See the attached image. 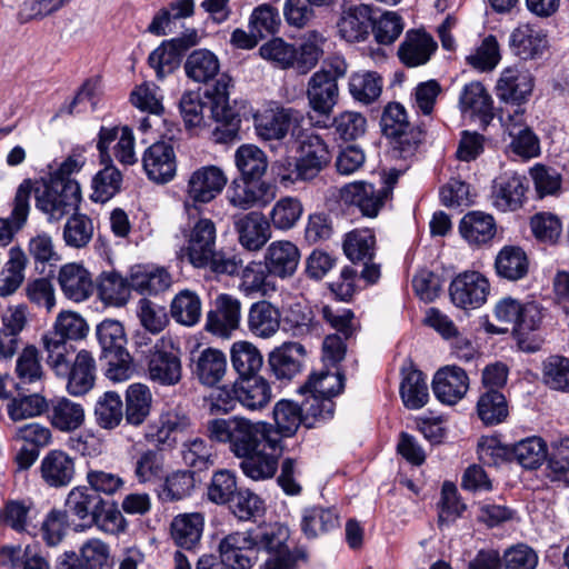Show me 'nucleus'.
<instances>
[{"mask_svg": "<svg viewBox=\"0 0 569 569\" xmlns=\"http://www.w3.org/2000/svg\"><path fill=\"white\" fill-rule=\"evenodd\" d=\"M206 431L209 440L228 446L246 477L263 481L276 475L283 447L272 423L234 416L209 420Z\"/></svg>", "mask_w": 569, "mask_h": 569, "instance_id": "f257e3e1", "label": "nucleus"}, {"mask_svg": "<svg viewBox=\"0 0 569 569\" xmlns=\"http://www.w3.org/2000/svg\"><path fill=\"white\" fill-rule=\"evenodd\" d=\"M182 236L184 242L178 251L182 261L197 269H209L216 274L233 276L239 272L242 260L217 250V228L211 219L200 218L184 228Z\"/></svg>", "mask_w": 569, "mask_h": 569, "instance_id": "f03ea898", "label": "nucleus"}, {"mask_svg": "<svg viewBox=\"0 0 569 569\" xmlns=\"http://www.w3.org/2000/svg\"><path fill=\"white\" fill-rule=\"evenodd\" d=\"M36 208L49 222L60 221L78 210L82 199L78 181L49 180L34 190Z\"/></svg>", "mask_w": 569, "mask_h": 569, "instance_id": "7ed1b4c3", "label": "nucleus"}, {"mask_svg": "<svg viewBox=\"0 0 569 569\" xmlns=\"http://www.w3.org/2000/svg\"><path fill=\"white\" fill-rule=\"evenodd\" d=\"M254 543L258 547V555L261 551L268 553L262 569H295L299 558L303 555L291 551L287 545L289 530L279 523L262 525L252 528Z\"/></svg>", "mask_w": 569, "mask_h": 569, "instance_id": "20e7f679", "label": "nucleus"}, {"mask_svg": "<svg viewBox=\"0 0 569 569\" xmlns=\"http://www.w3.org/2000/svg\"><path fill=\"white\" fill-rule=\"evenodd\" d=\"M380 124L383 134L392 140L396 157L407 159L415 154L422 141L423 132L410 124L402 104L389 103L383 110Z\"/></svg>", "mask_w": 569, "mask_h": 569, "instance_id": "39448f33", "label": "nucleus"}, {"mask_svg": "<svg viewBox=\"0 0 569 569\" xmlns=\"http://www.w3.org/2000/svg\"><path fill=\"white\" fill-rule=\"evenodd\" d=\"M148 378L162 387H172L182 379L180 350L173 339L162 336L157 339L147 356Z\"/></svg>", "mask_w": 569, "mask_h": 569, "instance_id": "423d86ee", "label": "nucleus"}, {"mask_svg": "<svg viewBox=\"0 0 569 569\" xmlns=\"http://www.w3.org/2000/svg\"><path fill=\"white\" fill-rule=\"evenodd\" d=\"M228 178L223 170L217 166H203L194 170L186 187L184 209H196L199 204H207L214 200L224 189Z\"/></svg>", "mask_w": 569, "mask_h": 569, "instance_id": "0eeeda50", "label": "nucleus"}, {"mask_svg": "<svg viewBox=\"0 0 569 569\" xmlns=\"http://www.w3.org/2000/svg\"><path fill=\"white\" fill-rule=\"evenodd\" d=\"M299 157L296 162L295 178L283 176L286 179L308 181L316 178L331 161V152L325 140L315 133H305L300 137Z\"/></svg>", "mask_w": 569, "mask_h": 569, "instance_id": "6e6552de", "label": "nucleus"}, {"mask_svg": "<svg viewBox=\"0 0 569 569\" xmlns=\"http://www.w3.org/2000/svg\"><path fill=\"white\" fill-rule=\"evenodd\" d=\"M198 31L192 29L184 32L181 37L163 41L154 49L148 58L149 66L154 70L159 80L174 72L180 63L183 53L191 47L199 43Z\"/></svg>", "mask_w": 569, "mask_h": 569, "instance_id": "1a4fd4ad", "label": "nucleus"}, {"mask_svg": "<svg viewBox=\"0 0 569 569\" xmlns=\"http://www.w3.org/2000/svg\"><path fill=\"white\" fill-rule=\"evenodd\" d=\"M219 551L229 569H250L258 559L253 529L229 533L220 541Z\"/></svg>", "mask_w": 569, "mask_h": 569, "instance_id": "9d476101", "label": "nucleus"}, {"mask_svg": "<svg viewBox=\"0 0 569 569\" xmlns=\"http://www.w3.org/2000/svg\"><path fill=\"white\" fill-rule=\"evenodd\" d=\"M276 197L272 184L262 180H233L227 190L226 198L230 206L239 210L263 208Z\"/></svg>", "mask_w": 569, "mask_h": 569, "instance_id": "9b49d317", "label": "nucleus"}, {"mask_svg": "<svg viewBox=\"0 0 569 569\" xmlns=\"http://www.w3.org/2000/svg\"><path fill=\"white\" fill-rule=\"evenodd\" d=\"M489 281L478 271H467L457 276L450 284L451 301L462 309L482 306L489 293Z\"/></svg>", "mask_w": 569, "mask_h": 569, "instance_id": "f8f14e48", "label": "nucleus"}, {"mask_svg": "<svg viewBox=\"0 0 569 569\" xmlns=\"http://www.w3.org/2000/svg\"><path fill=\"white\" fill-rule=\"evenodd\" d=\"M240 320V300L221 293L214 300V309L207 315L206 330L213 336L228 339L239 328Z\"/></svg>", "mask_w": 569, "mask_h": 569, "instance_id": "ddd939ff", "label": "nucleus"}, {"mask_svg": "<svg viewBox=\"0 0 569 569\" xmlns=\"http://www.w3.org/2000/svg\"><path fill=\"white\" fill-rule=\"evenodd\" d=\"M340 197L346 203L356 206L363 216L375 218L389 200V190L357 181L342 187Z\"/></svg>", "mask_w": 569, "mask_h": 569, "instance_id": "4468645a", "label": "nucleus"}, {"mask_svg": "<svg viewBox=\"0 0 569 569\" xmlns=\"http://www.w3.org/2000/svg\"><path fill=\"white\" fill-rule=\"evenodd\" d=\"M526 178L517 172H503L498 176L491 186L490 201L492 207L501 212L519 209L525 199Z\"/></svg>", "mask_w": 569, "mask_h": 569, "instance_id": "2eb2a0df", "label": "nucleus"}, {"mask_svg": "<svg viewBox=\"0 0 569 569\" xmlns=\"http://www.w3.org/2000/svg\"><path fill=\"white\" fill-rule=\"evenodd\" d=\"M191 375L203 386L218 385L227 373V357L216 348H206L190 355Z\"/></svg>", "mask_w": 569, "mask_h": 569, "instance_id": "dca6fc26", "label": "nucleus"}, {"mask_svg": "<svg viewBox=\"0 0 569 569\" xmlns=\"http://www.w3.org/2000/svg\"><path fill=\"white\" fill-rule=\"evenodd\" d=\"M2 522L19 533L36 537L39 533L40 511L29 499H13L6 502L0 513Z\"/></svg>", "mask_w": 569, "mask_h": 569, "instance_id": "f3484780", "label": "nucleus"}, {"mask_svg": "<svg viewBox=\"0 0 569 569\" xmlns=\"http://www.w3.org/2000/svg\"><path fill=\"white\" fill-rule=\"evenodd\" d=\"M372 26V7L363 3L343 7L337 23L339 36L348 42L365 41Z\"/></svg>", "mask_w": 569, "mask_h": 569, "instance_id": "a211bd4d", "label": "nucleus"}, {"mask_svg": "<svg viewBox=\"0 0 569 569\" xmlns=\"http://www.w3.org/2000/svg\"><path fill=\"white\" fill-rule=\"evenodd\" d=\"M469 378L458 366L440 368L433 376L432 390L436 398L446 405H456L467 393Z\"/></svg>", "mask_w": 569, "mask_h": 569, "instance_id": "6ab92c4d", "label": "nucleus"}, {"mask_svg": "<svg viewBox=\"0 0 569 569\" xmlns=\"http://www.w3.org/2000/svg\"><path fill=\"white\" fill-rule=\"evenodd\" d=\"M310 108L320 116L329 117L339 99V87L326 69L315 72L307 88Z\"/></svg>", "mask_w": 569, "mask_h": 569, "instance_id": "aec40b11", "label": "nucleus"}, {"mask_svg": "<svg viewBox=\"0 0 569 569\" xmlns=\"http://www.w3.org/2000/svg\"><path fill=\"white\" fill-rule=\"evenodd\" d=\"M142 164L150 180L158 183L172 180L177 170L172 146L167 142L151 144L143 153Z\"/></svg>", "mask_w": 569, "mask_h": 569, "instance_id": "412c9836", "label": "nucleus"}, {"mask_svg": "<svg viewBox=\"0 0 569 569\" xmlns=\"http://www.w3.org/2000/svg\"><path fill=\"white\" fill-rule=\"evenodd\" d=\"M299 112L292 108L270 107L254 114L257 134L264 140H280L286 137Z\"/></svg>", "mask_w": 569, "mask_h": 569, "instance_id": "4be33fe9", "label": "nucleus"}, {"mask_svg": "<svg viewBox=\"0 0 569 569\" xmlns=\"http://www.w3.org/2000/svg\"><path fill=\"white\" fill-rule=\"evenodd\" d=\"M533 80L528 71L508 67L502 70L496 86L497 97L509 104H521L531 94Z\"/></svg>", "mask_w": 569, "mask_h": 569, "instance_id": "5701e85b", "label": "nucleus"}, {"mask_svg": "<svg viewBox=\"0 0 569 569\" xmlns=\"http://www.w3.org/2000/svg\"><path fill=\"white\" fill-rule=\"evenodd\" d=\"M68 371L62 378L67 379L66 388L71 396H83L93 388L97 366L90 351L77 352Z\"/></svg>", "mask_w": 569, "mask_h": 569, "instance_id": "b1692460", "label": "nucleus"}, {"mask_svg": "<svg viewBox=\"0 0 569 569\" xmlns=\"http://www.w3.org/2000/svg\"><path fill=\"white\" fill-rule=\"evenodd\" d=\"M300 251L288 240L271 242L264 252V263L268 272L281 279L291 277L299 264Z\"/></svg>", "mask_w": 569, "mask_h": 569, "instance_id": "393cba45", "label": "nucleus"}, {"mask_svg": "<svg viewBox=\"0 0 569 569\" xmlns=\"http://www.w3.org/2000/svg\"><path fill=\"white\" fill-rule=\"evenodd\" d=\"M132 290L140 295L157 296L168 290L172 277L163 267L153 264H136L130 268Z\"/></svg>", "mask_w": 569, "mask_h": 569, "instance_id": "a878e982", "label": "nucleus"}, {"mask_svg": "<svg viewBox=\"0 0 569 569\" xmlns=\"http://www.w3.org/2000/svg\"><path fill=\"white\" fill-rule=\"evenodd\" d=\"M239 243L249 251H259L271 238L267 219L256 212L244 214L234 221Z\"/></svg>", "mask_w": 569, "mask_h": 569, "instance_id": "bb28decb", "label": "nucleus"}, {"mask_svg": "<svg viewBox=\"0 0 569 569\" xmlns=\"http://www.w3.org/2000/svg\"><path fill=\"white\" fill-rule=\"evenodd\" d=\"M437 49V42L425 31L410 30L398 49V56L407 67L427 63Z\"/></svg>", "mask_w": 569, "mask_h": 569, "instance_id": "cd10ccee", "label": "nucleus"}, {"mask_svg": "<svg viewBox=\"0 0 569 569\" xmlns=\"http://www.w3.org/2000/svg\"><path fill=\"white\" fill-rule=\"evenodd\" d=\"M234 392L238 396V402L251 411L263 409L272 399L271 386L261 376L237 378L234 381Z\"/></svg>", "mask_w": 569, "mask_h": 569, "instance_id": "c85d7f7f", "label": "nucleus"}, {"mask_svg": "<svg viewBox=\"0 0 569 569\" xmlns=\"http://www.w3.org/2000/svg\"><path fill=\"white\" fill-rule=\"evenodd\" d=\"M74 472L73 459L62 450H50L40 465L41 478L48 486L54 488L68 486Z\"/></svg>", "mask_w": 569, "mask_h": 569, "instance_id": "c756f323", "label": "nucleus"}, {"mask_svg": "<svg viewBox=\"0 0 569 569\" xmlns=\"http://www.w3.org/2000/svg\"><path fill=\"white\" fill-rule=\"evenodd\" d=\"M204 517L200 512L180 513L170 525V535L174 543L186 550H194L202 537Z\"/></svg>", "mask_w": 569, "mask_h": 569, "instance_id": "7c9ffc66", "label": "nucleus"}, {"mask_svg": "<svg viewBox=\"0 0 569 569\" xmlns=\"http://www.w3.org/2000/svg\"><path fill=\"white\" fill-rule=\"evenodd\" d=\"M280 320L279 309L267 300H260L250 306L247 327L254 337L268 339L278 332Z\"/></svg>", "mask_w": 569, "mask_h": 569, "instance_id": "2f4dec72", "label": "nucleus"}, {"mask_svg": "<svg viewBox=\"0 0 569 569\" xmlns=\"http://www.w3.org/2000/svg\"><path fill=\"white\" fill-rule=\"evenodd\" d=\"M459 232L469 244H486L497 233L495 218L482 211H470L460 220Z\"/></svg>", "mask_w": 569, "mask_h": 569, "instance_id": "473e14b6", "label": "nucleus"}, {"mask_svg": "<svg viewBox=\"0 0 569 569\" xmlns=\"http://www.w3.org/2000/svg\"><path fill=\"white\" fill-rule=\"evenodd\" d=\"M305 353L301 343L284 342L269 355L268 363L278 379L290 380L300 371Z\"/></svg>", "mask_w": 569, "mask_h": 569, "instance_id": "72a5a7b5", "label": "nucleus"}, {"mask_svg": "<svg viewBox=\"0 0 569 569\" xmlns=\"http://www.w3.org/2000/svg\"><path fill=\"white\" fill-rule=\"evenodd\" d=\"M58 281L64 296L76 302L89 298L92 292L90 273L78 263H68L61 267Z\"/></svg>", "mask_w": 569, "mask_h": 569, "instance_id": "f704fd0d", "label": "nucleus"}, {"mask_svg": "<svg viewBox=\"0 0 569 569\" xmlns=\"http://www.w3.org/2000/svg\"><path fill=\"white\" fill-rule=\"evenodd\" d=\"M32 192L31 180H24L18 188L14 197V206L10 219L0 218V246H7L14 231L26 223L30 210L29 199Z\"/></svg>", "mask_w": 569, "mask_h": 569, "instance_id": "c9c22d12", "label": "nucleus"}, {"mask_svg": "<svg viewBox=\"0 0 569 569\" xmlns=\"http://www.w3.org/2000/svg\"><path fill=\"white\" fill-rule=\"evenodd\" d=\"M400 397L407 409L418 410L425 407L429 399V390L423 373L410 365L402 368Z\"/></svg>", "mask_w": 569, "mask_h": 569, "instance_id": "e433bc0d", "label": "nucleus"}, {"mask_svg": "<svg viewBox=\"0 0 569 569\" xmlns=\"http://www.w3.org/2000/svg\"><path fill=\"white\" fill-rule=\"evenodd\" d=\"M230 361L238 378L259 377L263 366L260 350L250 341L239 340L230 347Z\"/></svg>", "mask_w": 569, "mask_h": 569, "instance_id": "4c0bfd02", "label": "nucleus"}, {"mask_svg": "<svg viewBox=\"0 0 569 569\" xmlns=\"http://www.w3.org/2000/svg\"><path fill=\"white\" fill-rule=\"evenodd\" d=\"M495 269L500 278L518 281L527 276L529 260L520 247L505 246L496 257Z\"/></svg>", "mask_w": 569, "mask_h": 569, "instance_id": "58836bf2", "label": "nucleus"}, {"mask_svg": "<svg viewBox=\"0 0 569 569\" xmlns=\"http://www.w3.org/2000/svg\"><path fill=\"white\" fill-rule=\"evenodd\" d=\"M327 38L317 30L307 31L299 47H296L295 70L300 74H306L312 70L323 54V46Z\"/></svg>", "mask_w": 569, "mask_h": 569, "instance_id": "ea45409f", "label": "nucleus"}, {"mask_svg": "<svg viewBox=\"0 0 569 569\" xmlns=\"http://www.w3.org/2000/svg\"><path fill=\"white\" fill-rule=\"evenodd\" d=\"M104 506L106 501L100 495L92 492L84 486L74 487L66 499V512L80 520H89V522L92 521L98 509Z\"/></svg>", "mask_w": 569, "mask_h": 569, "instance_id": "a19ab883", "label": "nucleus"}, {"mask_svg": "<svg viewBox=\"0 0 569 569\" xmlns=\"http://www.w3.org/2000/svg\"><path fill=\"white\" fill-rule=\"evenodd\" d=\"M339 527V517L331 508H306L301 518V530L308 539H315Z\"/></svg>", "mask_w": 569, "mask_h": 569, "instance_id": "79ce46f5", "label": "nucleus"}, {"mask_svg": "<svg viewBox=\"0 0 569 569\" xmlns=\"http://www.w3.org/2000/svg\"><path fill=\"white\" fill-rule=\"evenodd\" d=\"M49 418L56 429L70 432L84 422V409L80 403L63 397L52 401Z\"/></svg>", "mask_w": 569, "mask_h": 569, "instance_id": "37998d69", "label": "nucleus"}, {"mask_svg": "<svg viewBox=\"0 0 569 569\" xmlns=\"http://www.w3.org/2000/svg\"><path fill=\"white\" fill-rule=\"evenodd\" d=\"M510 47L521 59H533L541 54L547 46V40L540 31L529 24H521L510 36Z\"/></svg>", "mask_w": 569, "mask_h": 569, "instance_id": "c03bdc74", "label": "nucleus"}, {"mask_svg": "<svg viewBox=\"0 0 569 569\" xmlns=\"http://www.w3.org/2000/svg\"><path fill=\"white\" fill-rule=\"evenodd\" d=\"M211 119L218 124L213 129V136L217 142H229L233 140L238 131L237 114L229 106V100H210L208 110Z\"/></svg>", "mask_w": 569, "mask_h": 569, "instance_id": "a18cd8bd", "label": "nucleus"}, {"mask_svg": "<svg viewBox=\"0 0 569 569\" xmlns=\"http://www.w3.org/2000/svg\"><path fill=\"white\" fill-rule=\"evenodd\" d=\"M18 382L17 387L22 389L28 385L41 383L44 372L41 365V356L36 346L29 345L19 353L14 370Z\"/></svg>", "mask_w": 569, "mask_h": 569, "instance_id": "49530a36", "label": "nucleus"}, {"mask_svg": "<svg viewBox=\"0 0 569 569\" xmlns=\"http://www.w3.org/2000/svg\"><path fill=\"white\" fill-rule=\"evenodd\" d=\"M273 430L282 441L283 437L293 436L300 425H305L301 406L287 399L279 400L273 408Z\"/></svg>", "mask_w": 569, "mask_h": 569, "instance_id": "de8ad7c7", "label": "nucleus"}, {"mask_svg": "<svg viewBox=\"0 0 569 569\" xmlns=\"http://www.w3.org/2000/svg\"><path fill=\"white\" fill-rule=\"evenodd\" d=\"M87 333L88 325L80 315L72 311H62L58 315L52 329L42 337L69 343L72 340L83 339Z\"/></svg>", "mask_w": 569, "mask_h": 569, "instance_id": "09e8293b", "label": "nucleus"}, {"mask_svg": "<svg viewBox=\"0 0 569 569\" xmlns=\"http://www.w3.org/2000/svg\"><path fill=\"white\" fill-rule=\"evenodd\" d=\"M152 395L142 383H133L127 389L124 418L129 425L140 426L150 415Z\"/></svg>", "mask_w": 569, "mask_h": 569, "instance_id": "8fccbe9b", "label": "nucleus"}, {"mask_svg": "<svg viewBox=\"0 0 569 569\" xmlns=\"http://www.w3.org/2000/svg\"><path fill=\"white\" fill-rule=\"evenodd\" d=\"M181 459L186 466L196 471L209 469L214 463V450L204 438L193 437L184 440L180 449Z\"/></svg>", "mask_w": 569, "mask_h": 569, "instance_id": "3c124183", "label": "nucleus"}, {"mask_svg": "<svg viewBox=\"0 0 569 569\" xmlns=\"http://www.w3.org/2000/svg\"><path fill=\"white\" fill-rule=\"evenodd\" d=\"M343 387L345 377L338 369L335 371L321 370L312 373L306 383L299 388V392L302 395H319L332 400L343 390Z\"/></svg>", "mask_w": 569, "mask_h": 569, "instance_id": "603ef678", "label": "nucleus"}, {"mask_svg": "<svg viewBox=\"0 0 569 569\" xmlns=\"http://www.w3.org/2000/svg\"><path fill=\"white\" fill-rule=\"evenodd\" d=\"M193 0H176L162 8L152 19L148 30L157 36H164L172 31L176 20L193 14Z\"/></svg>", "mask_w": 569, "mask_h": 569, "instance_id": "864d4df0", "label": "nucleus"}, {"mask_svg": "<svg viewBox=\"0 0 569 569\" xmlns=\"http://www.w3.org/2000/svg\"><path fill=\"white\" fill-rule=\"evenodd\" d=\"M219 70L218 57L207 49L192 51L184 62L186 74L196 82H208L218 74Z\"/></svg>", "mask_w": 569, "mask_h": 569, "instance_id": "5fc2aeb1", "label": "nucleus"}, {"mask_svg": "<svg viewBox=\"0 0 569 569\" xmlns=\"http://www.w3.org/2000/svg\"><path fill=\"white\" fill-rule=\"evenodd\" d=\"M98 290L101 299L114 306L127 303L131 287V279L123 278L119 272L103 271L99 277Z\"/></svg>", "mask_w": 569, "mask_h": 569, "instance_id": "6e6d98bb", "label": "nucleus"}, {"mask_svg": "<svg viewBox=\"0 0 569 569\" xmlns=\"http://www.w3.org/2000/svg\"><path fill=\"white\" fill-rule=\"evenodd\" d=\"M234 162L242 178L261 180L268 168L266 153L253 144H242L234 153Z\"/></svg>", "mask_w": 569, "mask_h": 569, "instance_id": "4d7b16f0", "label": "nucleus"}, {"mask_svg": "<svg viewBox=\"0 0 569 569\" xmlns=\"http://www.w3.org/2000/svg\"><path fill=\"white\" fill-rule=\"evenodd\" d=\"M343 252L352 262L371 261L376 250V237L370 229H355L345 236Z\"/></svg>", "mask_w": 569, "mask_h": 569, "instance_id": "13d9d810", "label": "nucleus"}, {"mask_svg": "<svg viewBox=\"0 0 569 569\" xmlns=\"http://www.w3.org/2000/svg\"><path fill=\"white\" fill-rule=\"evenodd\" d=\"M315 309L318 316L345 339H349L356 333L358 323L352 310L341 307L338 302L317 305Z\"/></svg>", "mask_w": 569, "mask_h": 569, "instance_id": "bf43d9fd", "label": "nucleus"}, {"mask_svg": "<svg viewBox=\"0 0 569 569\" xmlns=\"http://www.w3.org/2000/svg\"><path fill=\"white\" fill-rule=\"evenodd\" d=\"M201 300L194 291L181 290L171 301V316L180 325L194 326L201 318Z\"/></svg>", "mask_w": 569, "mask_h": 569, "instance_id": "052dcab7", "label": "nucleus"}, {"mask_svg": "<svg viewBox=\"0 0 569 569\" xmlns=\"http://www.w3.org/2000/svg\"><path fill=\"white\" fill-rule=\"evenodd\" d=\"M459 106L462 112L480 117L492 114V99L481 82L475 81L466 84L461 91Z\"/></svg>", "mask_w": 569, "mask_h": 569, "instance_id": "680f3d73", "label": "nucleus"}, {"mask_svg": "<svg viewBox=\"0 0 569 569\" xmlns=\"http://www.w3.org/2000/svg\"><path fill=\"white\" fill-rule=\"evenodd\" d=\"M382 91V78L375 71H360L351 74L349 92L361 103L369 104L377 100Z\"/></svg>", "mask_w": 569, "mask_h": 569, "instance_id": "e2e57ef3", "label": "nucleus"}, {"mask_svg": "<svg viewBox=\"0 0 569 569\" xmlns=\"http://www.w3.org/2000/svg\"><path fill=\"white\" fill-rule=\"evenodd\" d=\"M97 338L102 349L103 357L128 351L124 328L118 320L106 319L97 327Z\"/></svg>", "mask_w": 569, "mask_h": 569, "instance_id": "0e129e2a", "label": "nucleus"}, {"mask_svg": "<svg viewBox=\"0 0 569 569\" xmlns=\"http://www.w3.org/2000/svg\"><path fill=\"white\" fill-rule=\"evenodd\" d=\"M123 403L121 397L114 391L101 396L94 407V418L99 427L106 430L117 428L123 419Z\"/></svg>", "mask_w": 569, "mask_h": 569, "instance_id": "69168bd1", "label": "nucleus"}, {"mask_svg": "<svg viewBox=\"0 0 569 569\" xmlns=\"http://www.w3.org/2000/svg\"><path fill=\"white\" fill-rule=\"evenodd\" d=\"M477 412L480 420L487 426L502 422L508 416L506 397L498 390H487L479 397Z\"/></svg>", "mask_w": 569, "mask_h": 569, "instance_id": "338daca9", "label": "nucleus"}, {"mask_svg": "<svg viewBox=\"0 0 569 569\" xmlns=\"http://www.w3.org/2000/svg\"><path fill=\"white\" fill-rule=\"evenodd\" d=\"M284 328L297 338L319 337L322 331L312 311L305 310L300 306L290 308L284 318Z\"/></svg>", "mask_w": 569, "mask_h": 569, "instance_id": "774afa93", "label": "nucleus"}]
</instances>
